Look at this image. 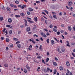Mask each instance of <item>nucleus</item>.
<instances>
[{"mask_svg":"<svg viewBox=\"0 0 75 75\" xmlns=\"http://www.w3.org/2000/svg\"><path fill=\"white\" fill-rule=\"evenodd\" d=\"M41 35H42V36L43 37H44V38H46L47 37V36H46V35H45V34L44 33H41Z\"/></svg>","mask_w":75,"mask_h":75,"instance_id":"obj_1","label":"nucleus"},{"mask_svg":"<svg viewBox=\"0 0 75 75\" xmlns=\"http://www.w3.org/2000/svg\"><path fill=\"white\" fill-rule=\"evenodd\" d=\"M8 21L9 23H11V22H12V19H11V18H9L8 20Z\"/></svg>","mask_w":75,"mask_h":75,"instance_id":"obj_2","label":"nucleus"},{"mask_svg":"<svg viewBox=\"0 0 75 75\" xmlns=\"http://www.w3.org/2000/svg\"><path fill=\"white\" fill-rule=\"evenodd\" d=\"M6 27L10 28H13V27H12L11 25H6Z\"/></svg>","mask_w":75,"mask_h":75,"instance_id":"obj_3","label":"nucleus"},{"mask_svg":"<svg viewBox=\"0 0 75 75\" xmlns=\"http://www.w3.org/2000/svg\"><path fill=\"white\" fill-rule=\"evenodd\" d=\"M26 68L27 69H28V71H30V67L29 66H28V64H27L26 66Z\"/></svg>","mask_w":75,"mask_h":75,"instance_id":"obj_4","label":"nucleus"},{"mask_svg":"<svg viewBox=\"0 0 75 75\" xmlns=\"http://www.w3.org/2000/svg\"><path fill=\"white\" fill-rule=\"evenodd\" d=\"M73 3L72 1L69 2V6H71Z\"/></svg>","mask_w":75,"mask_h":75,"instance_id":"obj_5","label":"nucleus"},{"mask_svg":"<svg viewBox=\"0 0 75 75\" xmlns=\"http://www.w3.org/2000/svg\"><path fill=\"white\" fill-rule=\"evenodd\" d=\"M38 20V18H37V17H34V21L35 22H37V20Z\"/></svg>","mask_w":75,"mask_h":75,"instance_id":"obj_6","label":"nucleus"},{"mask_svg":"<svg viewBox=\"0 0 75 75\" xmlns=\"http://www.w3.org/2000/svg\"><path fill=\"white\" fill-rule=\"evenodd\" d=\"M66 65L67 66H69L70 65V64H69V62L68 61H67L66 62Z\"/></svg>","mask_w":75,"mask_h":75,"instance_id":"obj_7","label":"nucleus"},{"mask_svg":"<svg viewBox=\"0 0 75 75\" xmlns=\"http://www.w3.org/2000/svg\"><path fill=\"white\" fill-rule=\"evenodd\" d=\"M68 29L69 30V31H71L72 30V28H71V27L70 26H69L68 27Z\"/></svg>","mask_w":75,"mask_h":75,"instance_id":"obj_8","label":"nucleus"},{"mask_svg":"<svg viewBox=\"0 0 75 75\" xmlns=\"http://www.w3.org/2000/svg\"><path fill=\"white\" fill-rule=\"evenodd\" d=\"M59 69L61 70V71H62V70H63V67L62 66H60L59 67Z\"/></svg>","mask_w":75,"mask_h":75,"instance_id":"obj_9","label":"nucleus"},{"mask_svg":"<svg viewBox=\"0 0 75 75\" xmlns=\"http://www.w3.org/2000/svg\"><path fill=\"white\" fill-rule=\"evenodd\" d=\"M20 15L22 17H24L25 16V14L24 13H21Z\"/></svg>","mask_w":75,"mask_h":75,"instance_id":"obj_10","label":"nucleus"},{"mask_svg":"<svg viewBox=\"0 0 75 75\" xmlns=\"http://www.w3.org/2000/svg\"><path fill=\"white\" fill-rule=\"evenodd\" d=\"M27 31H30V27H28L27 28Z\"/></svg>","mask_w":75,"mask_h":75,"instance_id":"obj_11","label":"nucleus"},{"mask_svg":"<svg viewBox=\"0 0 75 75\" xmlns=\"http://www.w3.org/2000/svg\"><path fill=\"white\" fill-rule=\"evenodd\" d=\"M39 50H41V51H42V45H40L39 47Z\"/></svg>","mask_w":75,"mask_h":75,"instance_id":"obj_12","label":"nucleus"},{"mask_svg":"<svg viewBox=\"0 0 75 75\" xmlns=\"http://www.w3.org/2000/svg\"><path fill=\"white\" fill-rule=\"evenodd\" d=\"M53 30L54 31V32H57V29L53 28Z\"/></svg>","mask_w":75,"mask_h":75,"instance_id":"obj_13","label":"nucleus"},{"mask_svg":"<svg viewBox=\"0 0 75 75\" xmlns=\"http://www.w3.org/2000/svg\"><path fill=\"white\" fill-rule=\"evenodd\" d=\"M13 40L14 41H18V39L17 38H14L13 39Z\"/></svg>","mask_w":75,"mask_h":75,"instance_id":"obj_14","label":"nucleus"},{"mask_svg":"<svg viewBox=\"0 0 75 75\" xmlns=\"http://www.w3.org/2000/svg\"><path fill=\"white\" fill-rule=\"evenodd\" d=\"M51 43L52 44V45H54V40H51Z\"/></svg>","mask_w":75,"mask_h":75,"instance_id":"obj_15","label":"nucleus"},{"mask_svg":"<svg viewBox=\"0 0 75 75\" xmlns=\"http://www.w3.org/2000/svg\"><path fill=\"white\" fill-rule=\"evenodd\" d=\"M49 60H50V58H49L48 57L46 59V62H48V61H49Z\"/></svg>","mask_w":75,"mask_h":75,"instance_id":"obj_16","label":"nucleus"},{"mask_svg":"<svg viewBox=\"0 0 75 75\" xmlns=\"http://www.w3.org/2000/svg\"><path fill=\"white\" fill-rule=\"evenodd\" d=\"M29 10L30 11H33V9H32L31 8H28Z\"/></svg>","mask_w":75,"mask_h":75,"instance_id":"obj_17","label":"nucleus"},{"mask_svg":"<svg viewBox=\"0 0 75 75\" xmlns=\"http://www.w3.org/2000/svg\"><path fill=\"white\" fill-rule=\"evenodd\" d=\"M3 17H1L0 18V21H3Z\"/></svg>","mask_w":75,"mask_h":75,"instance_id":"obj_18","label":"nucleus"},{"mask_svg":"<svg viewBox=\"0 0 75 75\" xmlns=\"http://www.w3.org/2000/svg\"><path fill=\"white\" fill-rule=\"evenodd\" d=\"M53 17H54V18H55L56 19H57V17L56 15H53Z\"/></svg>","mask_w":75,"mask_h":75,"instance_id":"obj_19","label":"nucleus"},{"mask_svg":"<svg viewBox=\"0 0 75 75\" xmlns=\"http://www.w3.org/2000/svg\"><path fill=\"white\" fill-rule=\"evenodd\" d=\"M24 72L25 73H27V69H24Z\"/></svg>","mask_w":75,"mask_h":75,"instance_id":"obj_20","label":"nucleus"},{"mask_svg":"<svg viewBox=\"0 0 75 75\" xmlns=\"http://www.w3.org/2000/svg\"><path fill=\"white\" fill-rule=\"evenodd\" d=\"M53 64L54 66H57V63L55 62H53Z\"/></svg>","mask_w":75,"mask_h":75,"instance_id":"obj_21","label":"nucleus"},{"mask_svg":"<svg viewBox=\"0 0 75 75\" xmlns=\"http://www.w3.org/2000/svg\"><path fill=\"white\" fill-rule=\"evenodd\" d=\"M6 42H9V41H10V40L8 38H6Z\"/></svg>","mask_w":75,"mask_h":75,"instance_id":"obj_22","label":"nucleus"},{"mask_svg":"<svg viewBox=\"0 0 75 75\" xmlns=\"http://www.w3.org/2000/svg\"><path fill=\"white\" fill-rule=\"evenodd\" d=\"M12 33H13V31H12V30H11L9 31V33L10 34H12Z\"/></svg>","mask_w":75,"mask_h":75,"instance_id":"obj_23","label":"nucleus"},{"mask_svg":"<svg viewBox=\"0 0 75 75\" xmlns=\"http://www.w3.org/2000/svg\"><path fill=\"white\" fill-rule=\"evenodd\" d=\"M15 17L17 18V17H20V16L19 15H15Z\"/></svg>","mask_w":75,"mask_h":75,"instance_id":"obj_24","label":"nucleus"},{"mask_svg":"<svg viewBox=\"0 0 75 75\" xmlns=\"http://www.w3.org/2000/svg\"><path fill=\"white\" fill-rule=\"evenodd\" d=\"M44 11H45V13H47V14H48V11L45 10H44Z\"/></svg>","mask_w":75,"mask_h":75,"instance_id":"obj_25","label":"nucleus"},{"mask_svg":"<svg viewBox=\"0 0 75 75\" xmlns=\"http://www.w3.org/2000/svg\"><path fill=\"white\" fill-rule=\"evenodd\" d=\"M40 67H38L37 69V71L38 72H39V71H40Z\"/></svg>","mask_w":75,"mask_h":75,"instance_id":"obj_26","label":"nucleus"},{"mask_svg":"<svg viewBox=\"0 0 75 75\" xmlns=\"http://www.w3.org/2000/svg\"><path fill=\"white\" fill-rule=\"evenodd\" d=\"M15 3H16V4H18L19 3V2L18 1H15Z\"/></svg>","mask_w":75,"mask_h":75,"instance_id":"obj_27","label":"nucleus"},{"mask_svg":"<svg viewBox=\"0 0 75 75\" xmlns=\"http://www.w3.org/2000/svg\"><path fill=\"white\" fill-rule=\"evenodd\" d=\"M6 9L8 11H10V8H9V7H7L6 8Z\"/></svg>","mask_w":75,"mask_h":75,"instance_id":"obj_28","label":"nucleus"},{"mask_svg":"<svg viewBox=\"0 0 75 75\" xmlns=\"http://www.w3.org/2000/svg\"><path fill=\"white\" fill-rule=\"evenodd\" d=\"M41 58H42V57H41V56L37 57V58H38L39 59H41Z\"/></svg>","mask_w":75,"mask_h":75,"instance_id":"obj_29","label":"nucleus"},{"mask_svg":"<svg viewBox=\"0 0 75 75\" xmlns=\"http://www.w3.org/2000/svg\"><path fill=\"white\" fill-rule=\"evenodd\" d=\"M33 37H38V35L36 34H35L33 35Z\"/></svg>","mask_w":75,"mask_h":75,"instance_id":"obj_30","label":"nucleus"},{"mask_svg":"<svg viewBox=\"0 0 75 75\" xmlns=\"http://www.w3.org/2000/svg\"><path fill=\"white\" fill-rule=\"evenodd\" d=\"M4 66H5V67H8V64H4Z\"/></svg>","mask_w":75,"mask_h":75,"instance_id":"obj_31","label":"nucleus"},{"mask_svg":"<svg viewBox=\"0 0 75 75\" xmlns=\"http://www.w3.org/2000/svg\"><path fill=\"white\" fill-rule=\"evenodd\" d=\"M17 47L18 48H20L21 46L20 45V44H18L17 45Z\"/></svg>","mask_w":75,"mask_h":75,"instance_id":"obj_32","label":"nucleus"},{"mask_svg":"<svg viewBox=\"0 0 75 75\" xmlns=\"http://www.w3.org/2000/svg\"><path fill=\"white\" fill-rule=\"evenodd\" d=\"M54 39L55 40H56V41H57V42H58V41L57 40V39L56 38H54Z\"/></svg>","mask_w":75,"mask_h":75,"instance_id":"obj_33","label":"nucleus"},{"mask_svg":"<svg viewBox=\"0 0 75 75\" xmlns=\"http://www.w3.org/2000/svg\"><path fill=\"white\" fill-rule=\"evenodd\" d=\"M24 22L25 24H27V21L25 19L24 20Z\"/></svg>","mask_w":75,"mask_h":75,"instance_id":"obj_34","label":"nucleus"},{"mask_svg":"<svg viewBox=\"0 0 75 75\" xmlns=\"http://www.w3.org/2000/svg\"><path fill=\"white\" fill-rule=\"evenodd\" d=\"M10 6H11V7H12L14 6V5L12 4H10Z\"/></svg>","mask_w":75,"mask_h":75,"instance_id":"obj_35","label":"nucleus"},{"mask_svg":"<svg viewBox=\"0 0 75 75\" xmlns=\"http://www.w3.org/2000/svg\"><path fill=\"white\" fill-rule=\"evenodd\" d=\"M32 42L34 44H35V41H34V40H32Z\"/></svg>","mask_w":75,"mask_h":75,"instance_id":"obj_36","label":"nucleus"},{"mask_svg":"<svg viewBox=\"0 0 75 75\" xmlns=\"http://www.w3.org/2000/svg\"><path fill=\"white\" fill-rule=\"evenodd\" d=\"M49 39H47V40H46V41L47 42V43H49Z\"/></svg>","mask_w":75,"mask_h":75,"instance_id":"obj_37","label":"nucleus"},{"mask_svg":"<svg viewBox=\"0 0 75 75\" xmlns=\"http://www.w3.org/2000/svg\"><path fill=\"white\" fill-rule=\"evenodd\" d=\"M2 8L4 10H6V9H5V8H4V6H3V7Z\"/></svg>","mask_w":75,"mask_h":75,"instance_id":"obj_38","label":"nucleus"},{"mask_svg":"<svg viewBox=\"0 0 75 75\" xmlns=\"http://www.w3.org/2000/svg\"><path fill=\"white\" fill-rule=\"evenodd\" d=\"M48 22L47 21H45V23L46 24H48Z\"/></svg>","mask_w":75,"mask_h":75,"instance_id":"obj_39","label":"nucleus"},{"mask_svg":"<svg viewBox=\"0 0 75 75\" xmlns=\"http://www.w3.org/2000/svg\"><path fill=\"white\" fill-rule=\"evenodd\" d=\"M50 54V52H47V55L48 56V55H49V54Z\"/></svg>","mask_w":75,"mask_h":75,"instance_id":"obj_40","label":"nucleus"},{"mask_svg":"<svg viewBox=\"0 0 75 75\" xmlns=\"http://www.w3.org/2000/svg\"><path fill=\"white\" fill-rule=\"evenodd\" d=\"M47 71H50V69H49V68L48 67H47Z\"/></svg>","mask_w":75,"mask_h":75,"instance_id":"obj_41","label":"nucleus"},{"mask_svg":"<svg viewBox=\"0 0 75 75\" xmlns=\"http://www.w3.org/2000/svg\"><path fill=\"white\" fill-rule=\"evenodd\" d=\"M46 35H50V33H47Z\"/></svg>","mask_w":75,"mask_h":75,"instance_id":"obj_42","label":"nucleus"},{"mask_svg":"<svg viewBox=\"0 0 75 75\" xmlns=\"http://www.w3.org/2000/svg\"><path fill=\"white\" fill-rule=\"evenodd\" d=\"M57 35H59L60 34V32H59V31H58L57 33Z\"/></svg>","mask_w":75,"mask_h":75,"instance_id":"obj_43","label":"nucleus"},{"mask_svg":"<svg viewBox=\"0 0 75 75\" xmlns=\"http://www.w3.org/2000/svg\"><path fill=\"white\" fill-rule=\"evenodd\" d=\"M73 29V30H74V31H75V25H74V26Z\"/></svg>","mask_w":75,"mask_h":75,"instance_id":"obj_44","label":"nucleus"},{"mask_svg":"<svg viewBox=\"0 0 75 75\" xmlns=\"http://www.w3.org/2000/svg\"><path fill=\"white\" fill-rule=\"evenodd\" d=\"M30 12H27V14L28 15H30Z\"/></svg>","mask_w":75,"mask_h":75,"instance_id":"obj_45","label":"nucleus"},{"mask_svg":"<svg viewBox=\"0 0 75 75\" xmlns=\"http://www.w3.org/2000/svg\"><path fill=\"white\" fill-rule=\"evenodd\" d=\"M72 54L73 55L74 57H75V54H74L73 53H72Z\"/></svg>","mask_w":75,"mask_h":75,"instance_id":"obj_46","label":"nucleus"},{"mask_svg":"<svg viewBox=\"0 0 75 75\" xmlns=\"http://www.w3.org/2000/svg\"><path fill=\"white\" fill-rule=\"evenodd\" d=\"M54 59L56 61H58V58L56 57L54 58Z\"/></svg>","mask_w":75,"mask_h":75,"instance_id":"obj_47","label":"nucleus"},{"mask_svg":"<svg viewBox=\"0 0 75 75\" xmlns=\"http://www.w3.org/2000/svg\"><path fill=\"white\" fill-rule=\"evenodd\" d=\"M67 46L68 47H70V45L69 44V43H67Z\"/></svg>","mask_w":75,"mask_h":75,"instance_id":"obj_48","label":"nucleus"},{"mask_svg":"<svg viewBox=\"0 0 75 75\" xmlns=\"http://www.w3.org/2000/svg\"><path fill=\"white\" fill-rule=\"evenodd\" d=\"M41 21H44V19L43 18H42L41 19Z\"/></svg>","mask_w":75,"mask_h":75,"instance_id":"obj_49","label":"nucleus"},{"mask_svg":"<svg viewBox=\"0 0 75 75\" xmlns=\"http://www.w3.org/2000/svg\"><path fill=\"white\" fill-rule=\"evenodd\" d=\"M40 40L42 41H43V39L42 37L40 38Z\"/></svg>","mask_w":75,"mask_h":75,"instance_id":"obj_50","label":"nucleus"},{"mask_svg":"<svg viewBox=\"0 0 75 75\" xmlns=\"http://www.w3.org/2000/svg\"><path fill=\"white\" fill-rule=\"evenodd\" d=\"M20 41H18L16 42V44H19V43H20Z\"/></svg>","mask_w":75,"mask_h":75,"instance_id":"obj_51","label":"nucleus"},{"mask_svg":"<svg viewBox=\"0 0 75 75\" xmlns=\"http://www.w3.org/2000/svg\"><path fill=\"white\" fill-rule=\"evenodd\" d=\"M61 26L62 27H64V25L63 24H62Z\"/></svg>","mask_w":75,"mask_h":75,"instance_id":"obj_52","label":"nucleus"},{"mask_svg":"<svg viewBox=\"0 0 75 75\" xmlns=\"http://www.w3.org/2000/svg\"><path fill=\"white\" fill-rule=\"evenodd\" d=\"M10 47H11V48H12L13 47V45L12 44L10 46Z\"/></svg>","mask_w":75,"mask_h":75,"instance_id":"obj_53","label":"nucleus"},{"mask_svg":"<svg viewBox=\"0 0 75 75\" xmlns=\"http://www.w3.org/2000/svg\"><path fill=\"white\" fill-rule=\"evenodd\" d=\"M44 30H45V31H46L47 32H48V30H47V29H44Z\"/></svg>","mask_w":75,"mask_h":75,"instance_id":"obj_54","label":"nucleus"},{"mask_svg":"<svg viewBox=\"0 0 75 75\" xmlns=\"http://www.w3.org/2000/svg\"><path fill=\"white\" fill-rule=\"evenodd\" d=\"M50 28H52V25H50Z\"/></svg>","mask_w":75,"mask_h":75,"instance_id":"obj_55","label":"nucleus"},{"mask_svg":"<svg viewBox=\"0 0 75 75\" xmlns=\"http://www.w3.org/2000/svg\"><path fill=\"white\" fill-rule=\"evenodd\" d=\"M31 33H32V32H29L28 33V34H31Z\"/></svg>","mask_w":75,"mask_h":75,"instance_id":"obj_56","label":"nucleus"},{"mask_svg":"<svg viewBox=\"0 0 75 75\" xmlns=\"http://www.w3.org/2000/svg\"><path fill=\"white\" fill-rule=\"evenodd\" d=\"M6 31V29L4 28L3 30V32H4Z\"/></svg>","mask_w":75,"mask_h":75,"instance_id":"obj_57","label":"nucleus"},{"mask_svg":"<svg viewBox=\"0 0 75 75\" xmlns=\"http://www.w3.org/2000/svg\"><path fill=\"white\" fill-rule=\"evenodd\" d=\"M4 40V38L3 37H1V40Z\"/></svg>","mask_w":75,"mask_h":75,"instance_id":"obj_58","label":"nucleus"},{"mask_svg":"<svg viewBox=\"0 0 75 75\" xmlns=\"http://www.w3.org/2000/svg\"><path fill=\"white\" fill-rule=\"evenodd\" d=\"M30 23H34V22L33 21H30Z\"/></svg>","mask_w":75,"mask_h":75,"instance_id":"obj_59","label":"nucleus"},{"mask_svg":"<svg viewBox=\"0 0 75 75\" xmlns=\"http://www.w3.org/2000/svg\"><path fill=\"white\" fill-rule=\"evenodd\" d=\"M61 33H64V31L63 30H62L60 31Z\"/></svg>","mask_w":75,"mask_h":75,"instance_id":"obj_60","label":"nucleus"},{"mask_svg":"<svg viewBox=\"0 0 75 75\" xmlns=\"http://www.w3.org/2000/svg\"><path fill=\"white\" fill-rule=\"evenodd\" d=\"M28 41H30V42L32 41V40H31V39H30L29 40H28Z\"/></svg>","mask_w":75,"mask_h":75,"instance_id":"obj_61","label":"nucleus"},{"mask_svg":"<svg viewBox=\"0 0 75 75\" xmlns=\"http://www.w3.org/2000/svg\"><path fill=\"white\" fill-rule=\"evenodd\" d=\"M27 19H29V20H31V18H29V17H27Z\"/></svg>","mask_w":75,"mask_h":75,"instance_id":"obj_62","label":"nucleus"},{"mask_svg":"<svg viewBox=\"0 0 75 75\" xmlns=\"http://www.w3.org/2000/svg\"><path fill=\"white\" fill-rule=\"evenodd\" d=\"M29 48H32V45H30L29 46Z\"/></svg>","mask_w":75,"mask_h":75,"instance_id":"obj_63","label":"nucleus"},{"mask_svg":"<svg viewBox=\"0 0 75 75\" xmlns=\"http://www.w3.org/2000/svg\"><path fill=\"white\" fill-rule=\"evenodd\" d=\"M66 75H69V73H68V72H67L66 74Z\"/></svg>","mask_w":75,"mask_h":75,"instance_id":"obj_64","label":"nucleus"}]
</instances>
